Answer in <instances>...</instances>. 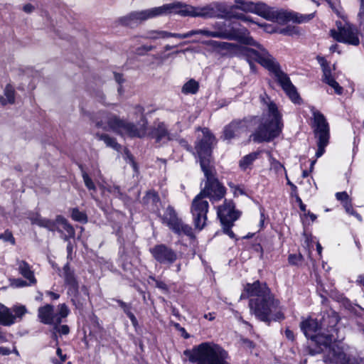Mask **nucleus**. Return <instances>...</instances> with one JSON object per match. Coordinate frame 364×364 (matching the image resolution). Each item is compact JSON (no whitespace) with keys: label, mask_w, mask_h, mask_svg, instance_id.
Masks as SVG:
<instances>
[{"label":"nucleus","mask_w":364,"mask_h":364,"mask_svg":"<svg viewBox=\"0 0 364 364\" xmlns=\"http://www.w3.org/2000/svg\"><path fill=\"white\" fill-rule=\"evenodd\" d=\"M209 44L222 49L234 48L238 55L247 61L251 68L255 66V62L259 63L274 75L275 81L294 104L300 105L303 102L289 75L282 70L280 64L264 47L258 48L259 52L252 48L227 42L211 41Z\"/></svg>","instance_id":"obj_1"},{"label":"nucleus","mask_w":364,"mask_h":364,"mask_svg":"<svg viewBox=\"0 0 364 364\" xmlns=\"http://www.w3.org/2000/svg\"><path fill=\"white\" fill-rule=\"evenodd\" d=\"M202 171L206 178L205 187L193 198L191 207L195 228L200 230L206 225L209 209L208 202L203 198H208L212 203L218 202L225 198L227 193V188L216 177L215 167L203 169Z\"/></svg>","instance_id":"obj_2"},{"label":"nucleus","mask_w":364,"mask_h":364,"mask_svg":"<svg viewBox=\"0 0 364 364\" xmlns=\"http://www.w3.org/2000/svg\"><path fill=\"white\" fill-rule=\"evenodd\" d=\"M166 13H174L183 16L193 17L213 18L219 16L218 11L213 7L205 6L196 9L193 6L176 2L164 4L149 10L131 12L128 15L119 18L118 21L122 26L134 28L144 21Z\"/></svg>","instance_id":"obj_3"},{"label":"nucleus","mask_w":364,"mask_h":364,"mask_svg":"<svg viewBox=\"0 0 364 364\" xmlns=\"http://www.w3.org/2000/svg\"><path fill=\"white\" fill-rule=\"evenodd\" d=\"M136 113L140 114V120L138 122L139 127L133 122L120 119L115 114H108L105 111L98 112L91 119L98 129L107 130V127L115 132L123 131L129 136L134 138H142L147 130L148 121L144 114V108L141 105L135 106Z\"/></svg>","instance_id":"obj_4"},{"label":"nucleus","mask_w":364,"mask_h":364,"mask_svg":"<svg viewBox=\"0 0 364 364\" xmlns=\"http://www.w3.org/2000/svg\"><path fill=\"white\" fill-rule=\"evenodd\" d=\"M70 314V310L65 303L59 304L55 312V306L50 304L41 306L38 309V318L39 321L53 327L51 338L58 346V336H67L70 332V328L68 324L67 318Z\"/></svg>","instance_id":"obj_5"},{"label":"nucleus","mask_w":364,"mask_h":364,"mask_svg":"<svg viewBox=\"0 0 364 364\" xmlns=\"http://www.w3.org/2000/svg\"><path fill=\"white\" fill-rule=\"evenodd\" d=\"M259 298L249 299L250 312L255 318L269 326L272 322H280L285 319V315L279 299L270 293Z\"/></svg>","instance_id":"obj_6"},{"label":"nucleus","mask_w":364,"mask_h":364,"mask_svg":"<svg viewBox=\"0 0 364 364\" xmlns=\"http://www.w3.org/2000/svg\"><path fill=\"white\" fill-rule=\"evenodd\" d=\"M191 363L196 364H230L229 355L222 346L209 342L195 346L192 349L183 351Z\"/></svg>","instance_id":"obj_7"},{"label":"nucleus","mask_w":364,"mask_h":364,"mask_svg":"<svg viewBox=\"0 0 364 364\" xmlns=\"http://www.w3.org/2000/svg\"><path fill=\"white\" fill-rule=\"evenodd\" d=\"M196 130L202 132L201 135L197 136L194 144L200 168L203 170L214 167L212 162L214 145L217 142L216 137L208 127H198Z\"/></svg>","instance_id":"obj_8"},{"label":"nucleus","mask_w":364,"mask_h":364,"mask_svg":"<svg viewBox=\"0 0 364 364\" xmlns=\"http://www.w3.org/2000/svg\"><path fill=\"white\" fill-rule=\"evenodd\" d=\"M241 215L242 212L236 208V204L232 199L225 198L223 204L217 208V217L223 233L235 240H237V238L232 228Z\"/></svg>","instance_id":"obj_9"},{"label":"nucleus","mask_w":364,"mask_h":364,"mask_svg":"<svg viewBox=\"0 0 364 364\" xmlns=\"http://www.w3.org/2000/svg\"><path fill=\"white\" fill-rule=\"evenodd\" d=\"M29 220L32 225H36L40 228L47 229L50 232H58L63 233L58 226L61 225L66 234L63 236V239L65 241H69L70 239L75 237V230L74 227L68 222V220L63 215H56L55 220L43 218L41 214L36 213L29 217Z\"/></svg>","instance_id":"obj_10"},{"label":"nucleus","mask_w":364,"mask_h":364,"mask_svg":"<svg viewBox=\"0 0 364 364\" xmlns=\"http://www.w3.org/2000/svg\"><path fill=\"white\" fill-rule=\"evenodd\" d=\"M65 285L68 287L67 294L70 297V302L80 311H83L86 299L80 293V285L74 269L69 262L63 267Z\"/></svg>","instance_id":"obj_11"},{"label":"nucleus","mask_w":364,"mask_h":364,"mask_svg":"<svg viewBox=\"0 0 364 364\" xmlns=\"http://www.w3.org/2000/svg\"><path fill=\"white\" fill-rule=\"evenodd\" d=\"M238 26H240L238 22L229 19L224 21L215 22L213 25L215 31H209L208 29L204 28L191 31L188 33H192V36L200 34L206 37L233 41L232 37H235Z\"/></svg>","instance_id":"obj_12"},{"label":"nucleus","mask_w":364,"mask_h":364,"mask_svg":"<svg viewBox=\"0 0 364 364\" xmlns=\"http://www.w3.org/2000/svg\"><path fill=\"white\" fill-rule=\"evenodd\" d=\"M283 128L284 124L267 119L259 124L250 137L254 142L258 144L271 142L279 136Z\"/></svg>","instance_id":"obj_13"},{"label":"nucleus","mask_w":364,"mask_h":364,"mask_svg":"<svg viewBox=\"0 0 364 364\" xmlns=\"http://www.w3.org/2000/svg\"><path fill=\"white\" fill-rule=\"evenodd\" d=\"M161 218L162 223L166 225L175 234L178 235H184L190 237H194L192 228L183 223L173 206L168 205Z\"/></svg>","instance_id":"obj_14"},{"label":"nucleus","mask_w":364,"mask_h":364,"mask_svg":"<svg viewBox=\"0 0 364 364\" xmlns=\"http://www.w3.org/2000/svg\"><path fill=\"white\" fill-rule=\"evenodd\" d=\"M257 118V116L249 115L242 119L232 120L224 127L221 138L223 140L228 141L240 138L243 133L249 131V126L255 122Z\"/></svg>","instance_id":"obj_15"},{"label":"nucleus","mask_w":364,"mask_h":364,"mask_svg":"<svg viewBox=\"0 0 364 364\" xmlns=\"http://www.w3.org/2000/svg\"><path fill=\"white\" fill-rule=\"evenodd\" d=\"M152 257L160 264L171 265L178 259V254L166 244H156L149 249Z\"/></svg>","instance_id":"obj_16"},{"label":"nucleus","mask_w":364,"mask_h":364,"mask_svg":"<svg viewBox=\"0 0 364 364\" xmlns=\"http://www.w3.org/2000/svg\"><path fill=\"white\" fill-rule=\"evenodd\" d=\"M338 31H331L332 37L338 42L358 46L360 40L356 30L350 24L343 26L341 21L336 23Z\"/></svg>","instance_id":"obj_17"},{"label":"nucleus","mask_w":364,"mask_h":364,"mask_svg":"<svg viewBox=\"0 0 364 364\" xmlns=\"http://www.w3.org/2000/svg\"><path fill=\"white\" fill-rule=\"evenodd\" d=\"M236 7L243 11L255 14L267 20L269 19L272 8L262 1L253 2L245 0H235Z\"/></svg>","instance_id":"obj_18"},{"label":"nucleus","mask_w":364,"mask_h":364,"mask_svg":"<svg viewBox=\"0 0 364 364\" xmlns=\"http://www.w3.org/2000/svg\"><path fill=\"white\" fill-rule=\"evenodd\" d=\"M333 338V334L325 331H319L311 338V341L314 343L315 346H306L305 348L306 353L310 355H315L322 353L323 348L331 346Z\"/></svg>","instance_id":"obj_19"},{"label":"nucleus","mask_w":364,"mask_h":364,"mask_svg":"<svg viewBox=\"0 0 364 364\" xmlns=\"http://www.w3.org/2000/svg\"><path fill=\"white\" fill-rule=\"evenodd\" d=\"M313 127L315 136L318 138H330V127L325 116L320 111L312 107Z\"/></svg>","instance_id":"obj_20"},{"label":"nucleus","mask_w":364,"mask_h":364,"mask_svg":"<svg viewBox=\"0 0 364 364\" xmlns=\"http://www.w3.org/2000/svg\"><path fill=\"white\" fill-rule=\"evenodd\" d=\"M272 291L266 282L256 280L253 283H247L244 287L241 298H259L270 293Z\"/></svg>","instance_id":"obj_21"},{"label":"nucleus","mask_w":364,"mask_h":364,"mask_svg":"<svg viewBox=\"0 0 364 364\" xmlns=\"http://www.w3.org/2000/svg\"><path fill=\"white\" fill-rule=\"evenodd\" d=\"M326 364H360L357 359L348 356L343 350L338 347L330 348L328 355L324 360Z\"/></svg>","instance_id":"obj_22"},{"label":"nucleus","mask_w":364,"mask_h":364,"mask_svg":"<svg viewBox=\"0 0 364 364\" xmlns=\"http://www.w3.org/2000/svg\"><path fill=\"white\" fill-rule=\"evenodd\" d=\"M340 321V316L338 313L334 311L324 313L320 320L321 330L331 333L334 335L338 332V323Z\"/></svg>","instance_id":"obj_23"},{"label":"nucleus","mask_w":364,"mask_h":364,"mask_svg":"<svg viewBox=\"0 0 364 364\" xmlns=\"http://www.w3.org/2000/svg\"><path fill=\"white\" fill-rule=\"evenodd\" d=\"M299 326L304 336L310 339L319 331H322L320 320L311 316L302 320Z\"/></svg>","instance_id":"obj_24"},{"label":"nucleus","mask_w":364,"mask_h":364,"mask_svg":"<svg viewBox=\"0 0 364 364\" xmlns=\"http://www.w3.org/2000/svg\"><path fill=\"white\" fill-rule=\"evenodd\" d=\"M160 203L159 193L154 189L147 191L141 199V204L153 213L159 212V204Z\"/></svg>","instance_id":"obj_25"},{"label":"nucleus","mask_w":364,"mask_h":364,"mask_svg":"<svg viewBox=\"0 0 364 364\" xmlns=\"http://www.w3.org/2000/svg\"><path fill=\"white\" fill-rule=\"evenodd\" d=\"M337 200L340 201L346 212L362 220V216L353 208L352 199L346 191L337 192L335 194Z\"/></svg>","instance_id":"obj_26"},{"label":"nucleus","mask_w":364,"mask_h":364,"mask_svg":"<svg viewBox=\"0 0 364 364\" xmlns=\"http://www.w3.org/2000/svg\"><path fill=\"white\" fill-rule=\"evenodd\" d=\"M248 30L242 27L238 26L237 31L235 33V37L233 38V41H236L241 44H244L246 46H251L256 47L257 48H262L263 47L259 43L256 41L252 36H250Z\"/></svg>","instance_id":"obj_27"},{"label":"nucleus","mask_w":364,"mask_h":364,"mask_svg":"<svg viewBox=\"0 0 364 364\" xmlns=\"http://www.w3.org/2000/svg\"><path fill=\"white\" fill-rule=\"evenodd\" d=\"M192 36V33H176L166 31H156L151 30L147 32L146 36H142L145 39L156 40L159 38H176L179 39H184Z\"/></svg>","instance_id":"obj_28"},{"label":"nucleus","mask_w":364,"mask_h":364,"mask_svg":"<svg viewBox=\"0 0 364 364\" xmlns=\"http://www.w3.org/2000/svg\"><path fill=\"white\" fill-rule=\"evenodd\" d=\"M149 136L151 138L154 139L156 142H160L165 137L169 139V132L164 122H161L158 123L156 127L152 128L150 131Z\"/></svg>","instance_id":"obj_29"},{"label":"nucleus","mask_w":364,"mask_h":364,"mask_svg":"<svg viewBox=\"0 0 364 364\" xmlns=\"http://www.w3.org/2000/svg\"><path fill=\"white\" fill-rule=\"evenodd\" d=\"M262 152V151L257 150L242 157L239 161L240 168L243 171H245L247 169H252L254 162L259 158Z\"/></svg>","instance_id":"obj_30"},{"label":"nucleus","mask_w":364,"mask_h":364,"mask_svg":"<svg viewBox=\"0 0 364 364\" xmlns=\"http://www.w3.org/2000/svg\"><path fill=\"white\" fill-rule=\"evenodd\" d=\"M316 60L319 63L323 73L321 77L322 82L326 83L331 79L334 78L335 77L332 75L330 62H328L325 57L320 55L316 57Z\"/></svg>","instance_id":"obj_31"},{"label":"nucleus","mask_w":364,"mask_h":364,"mask_svg":"<svg viewBox=\"0 0 364 364\" xmlns=\"http://www.w3.org/2000/svg\"><path fill=\"white\" fill-rule=\"evenodd\" d=\"M16 316H14L10 309L0 304V325L10 326L15 323Z\"/></svg>","instance_id":"obj_32"},{"label":"nucleus","mask_w":364,"mask_h":364,"mask_svg":"<svg viewBox=\"0 0 364 364\" xmlns=\"http://www.w3.org/2000/svg\"><path fill=\"white\" fill-rule=\"evenodd\" d=\"M268 119L273 120L276 122L284 124L282 114L279 112L277 104L270 101L268 105Z\"/></svg>","instance_id":"obj_33"},{"label":"nucleus","mask_w":364,"mask_h":364,"mask_svg":"<svg viewBox=\"0 0 364 364\" xmlns=\"http://www.w3.org/2000/svg\"><path fill=\"white\" fill-rule=\"evenodd\" d=\"M19 272L24 278L29 281L30 284H36L37 280L35 278L34 273L31 269V266L27 262L21 261L19 265Z\"/></svg>","instance_id":"obj_34"},{"label":"nucleus","mask_w":364,"mask_h":364,"mask_svg":"<svg viewBox=\"0 0 364 364\" xmlns=\"http://www.w3.org/2000/svg\"><path fill=\"white\" fill-rule=\"evenodd\" d=\"M270 21H277L281 24L289 22V11H274L272 9L269 19Z\"/></svg>","instance_id":"obj_35"},{"label":"nucleus","mask_w":364,"mask_h":364,"mask_svg":"<svg viewBox=\"0 0 364 364\" xmlns=\"http://www.w3.org/2000/svg\"><path fill=\"white\" fill-rule=\"evenodd\" d=\"M96 137L99 140L103 141L107 146L111 147L116 151H119L122 148L121 145L117 142L116 138L110 136L107 134L97 133Z\"/></svg>","instance_id":"obj_36"},{"label":"nucleus","mask_w":364,"mask_h":364,"mask_svg":"<svg viewBox=\"0 0 364 364\" xmlns=\"http://www.w3.org/2000/svg\"><path fill=\"white\" fill-rule=\"evenodd\" d=\"M200 88V85L195 79H190L184 83L181 88V92L184 95H196Z\"/></svg>","instance_id":"obj_37"},{"label":"nucleus","mask_w":364,"mask_h":364,"mask_svg":"<svg viewBox=\"0 0 364 364\" xmlns=\"http://www.w3.org/2000/svg\"><path fill=\"white\" fill-rule=\"evenodd\" d=\"M71 219L75 222L85 224L88 221V217L85 212L80 211L78 208H72L69 210Z\"/></svg>","instance_id":"obj_38"},{"label":"nucleus","mask_w":364,"mask_h":364,"mask_svg":"<svg viewBox=\"0 0 364 364\" xmlns=\"http://www.w3.org/2000/svg\"><path fill=\"white\" fill-rule=\"evenodd\" d=\"M278 33L287 36H300L301 35V30L299 26L294 25H287L284 28H279Z\"/></svg>","instance_id":"obj_39"},{"label":"nucleus","mask_w":364,"mask_h":364,"mask_svg":"<svg viewBox=\"0 0 364 364\" xmlns=\"http://www.w3.org/2000/svg\"><path fill=\"white\" fill-rule=\"evenodd\" d=\"M79 168L81 170L82 172V177L83 178V181L85 183V187L89 191H92L95 192L97 191L96 186L92 178L90 177L88 173L84 170L83 166L82 164H79Z\"/></svg>","instance_id":"obj_40"},{"label":"nucleus","mask_w":364,"mask_h":364,"mask_svg":"<svg viewBox=\"0 0 364 364\" xmlns=\"http://www.w3.org/2000/svg\"><path fill=\"white\" fill-rule=\"evenodd\" d=\"M4 94L6 97L7 104L13 105L15 103L16 91L14 86L8 83L4 90Z\"/></svg>","instance_id":"obj_41"},{"label":"nucleus","mask_w":364,"mask_h":364,"mask_svg":"<svg viewBox=\"0 0 364 364\" xmlns=\"http://www.w3.org/2000/svg\"><path fill=\"white\" fill-rule=\"evenodd\" d=\"M330 138H318L317 139V150L316 152V157H321L326 151V147L329 143Z\"/></svg>","instance_id":"obj_42"},{"label":"nucleus","mask_w":364,"mask_h":364,"mask_svg":"<svg viewBox=\"0 0 364 364\" xmlns=\"http://www.w3.org/2000/svg\"><path fill=\"white\" fill-rule=\"evenodd\" d=\"M117 235H118V242L119 243V257L124 260H127V252L125 247V242L123 237L120 235V232L117 231Z\"/></svg>","instance_id":"obj_43"},{"label":"nucleus","mask_w":364,"mask_h":364,"mask_svg":"<svg viewBox=\"0 0 364 364\" xmlns=\"http://www.w3.org/2000/svg\"><path fill=\"white\" fill-rule=\"evenodd\" d=\"M112 300L118 304L119 306H120V308L123 310L124 313L127 315V316L129 315V314L132 313V306L131 304H127L121 299L115 298L112 299Z\"/></svg>","instance_id":"obj_44"},{"label":"nucleus","mask_w":364,"mask_h":364,"mask_svg":"<svg viewBox=\"0 0 364 364\" xmlns=\"http://www.w3.org/2000/svg\"><path fill=\"white\" fill-rule=\"evenodd\" d=\"M149 279L155 282L156 287L161 290L164 294L169 293V287L164 281L156 279L154 276H150Z\"/></svg>","instance_id":"obj_45"},{"label":"nucleus","mask_w":364,"mask_h":364,"mask_svg":"<svg viewBox=\"0 0 364 364\" xmlns=\"http://www.w3.org/2000/svg\"><path fill=\"white\" fill-rule=\"evenodd\" d=\"M0 240H4V242H9L12 245H16V240L13 235V233L9 229H6L3 233L0 234Z\"/></svg>","instance_id":"obj_46"},{"label":"nucleus","mask_w":364,"mask_h":364,"mask_svg":"<svg viewBox=\"0 0 364 364\" xmlns=\"http://www.w3.org/2000/svg\"><path fill=\"white\" fill-rule=\"evenodd\" d=\"M304 260L303 255L299 254H289L288 256V262L291 265L298 266Z\"/></svg>","instance_id":"obj_47"},{"label":"nucleus","mask_w":364,"mask_h":364,"mask_svg":"<svg viewBox=\"0 0 364 364\" xmlns=\"http://www.w3.org/2000/svg\"><path fill=\"white\" fill-rule=\"evenodd\" d=\"M325 84L329 85L331 87L333 90L336 94L341 95L343 93V88L341 87L339 83L336 80L335 77L331 79L328 82H326Z\"/></svg>","instance_id":"obj_48"},{"label":"nucleus","mask_w":364,"mask_h":364,"mask_svg":"<svg viewBox=\"0 0 364 364\" xmlns=\"http://www.w3.org/2000/svg\"><path fill=\"white\" fill-rule=\"evenodd\" d=\"M13 311L15 314L14 316L16 318H21L27 312V309L25 306L20 305V306H14L13 307Z\"/></svg>","instance_id":"obj_49"},{"label":"nucleus","mask_w":364,"mask_h":364,"mask_svg":"<svg viewBox=\"0 0 364 364\" xmlns=\"http://www.w3.org/2000/svg\"><path fill=\"white\" fill-rule=\"evenodd\" d=\"M259 25L264 28L265 32L269 33H278L279 28H280L276 24L264 23Z\"/></svg>","instance_id":"obj_50"},{"label":"nucleus","mask_w":364,"mask_h":364,"mask_svg":"<svg viewBox=\"0 0 364 364\" xmlns=\"http://www.w3.org/2000/svg\"><path fill=\"white\" fill-rule=\"evenodd\" d=\"M271 164H272V168L277 172V173H279L281 172L282 171H286L285 170V168L284 166V165L278 160H277L276 159L274 158H272V161L271 162Z\"/></svg>","instance_id":"obj_51"},{"label":"nucleus","mask_w":364,"mask_h":364,"mask_svg":"<svg viewBox=\"0 0 364 364\" xmlns=\"http://www.w3.org/2000/svg\"><path fill=\"white\" fill-rule=\"evenodd\" d=\"M154 48L155 47L154 46L143 45L140 47H138L136 50V52L139 55H144L147 52L153 50Z\"/></svg>","instance_id":"obj_52"},{"label":"nucleus","mask_w":364,"mask_h":364,"mask_svg":"<svg viewBox=\"0 0 364 364\" xmlns=\"http://www.w3.org/2000/svg\"><path fill=\"white\" fill-rule=\"evenodd\" d=\"M241 343L245 348L249 349V350H252L256 346L254 341H252V340H250L247 338H241Z\"/></svg>","instance_id":"obj_53"},{"label":"nucleus","mask_w":364,"mask_h":364,"mask_svg":"<svg viewBox=\"0 0 364 364\" xmlns=\"http://www.w3.org/2000/svg\"><path fill=\"white\" fill-rule=\"evenodd\" d=\"M314 18V13L309 14H301L299 13V24L307 23Z\"/></svg>","instance_id":"obj_54"},{"label":"nucleus","mask_w":364,"mask_h":364,"mask_svg":"<svg viewBox=\"0 0 364 364\" xmlns=\"http://www.w3.org/2000/svg\"><path fill=\"white\" fill-rule=\"evenodd\" d=\"M252 249L254 252L259 253V257L262 259L264 257V250L260 243H254L252 245Z\"/></svg>","instance_id":"obj_55"},{"label":"nucleus","mask_w":364,"mask_h":364,"mask_svg":"<svg viewBox=\"0 0 364 364\" xmlns=\"http://www.w3.org/2000/svg\"><path fill=\"white\" fill-rule=\"evenodd\" d=\"M267 219H268V217H266L265 215L264 209H260V218L259 223V230H263L265 228L264 222Z\"/></svg>","instance_id":"obj_56"},{"label":"nucleus","mask_w":364,"mask_h":364,"mask_svg":"<svg viewBox=\"0 0 364 364\" xmlns=\"http://www.w3.org/2000/svg\"><path fill=\"white\" fill-rule=\"evenodd\" d=\"M284 335L288 341L294 342L296 339L295 334L289 327H287L284 331Z\"/></svg>","instance_id":"obj_57"},{"label":"nucleus","mask_w":364,"mask_h":364,"mask_svg":"<svg viewBox=\"0 0 364 364\" xmlns=\"http://www.w3.org/2000/svg\"><path fill=\"white\" fill-rule=\"evenodd\" d=\"M114 80L119 85H122L125 80L124 78V75L122 73H117V72H114Z\"/></svg>","instance_id":"obj_58"},{"label":"nucleus","mask_w":364,"mask_h":364,"mask_svg":"<svg viewBox=\"0 0 364 364\" xmlns=\"http://www.w3.org/2000/svg\"><path fill=\"white\" fill-rule=\"evenodd\" d=\"M292 21L299 24V13L296 11H289V22Z\"/></svg>","instance_id":"obj_59"},{"label":"nucleus","mask_w":364,"mask_h":364,"mask_svg":"<svg viewBox=\"0 0 364 364\" xmlns=\"http://www.w3.org/2000/svg\"><path fill=\"white\" fill-rule=\"evenodd\" d=\"M296 202L298 203L301 211L306 212V205L303 203L301 198L299 197L298 194L295 196Z\"/></svg>","instance_id":"obj_60"},{"label":"nucleus","mask_w":364,"mask_h":364,"mask_svg":"<svg viewBox=\"0 0 364 364\" xmlns=\"http://www.w3.org/2000/svg\"><path fill=\"white\" fill-rule=\"evenodd\" d=\"M245 191L244 188H241L240 186L237 185L235 186V188L233 191V196L235 198L238 197L239 195L243 196L245 195Z\"/></svg>","instance_id":"obj_61"},{"label":"nucleus","mask_w":364,"mask_h":364,"mask_svg":"<svg viewBox=\"0 0 364 364\" xmlns=\"http://www.w3.org/2000/svg\"><path fill=\"white\" fill-rule=\"evenodd\" d=\"M127 317L130 319L133 327L135 329H136L139 327V322L135 315L133 313H132L129 314V315H128Z\"/></svg>","instance_id":"obj_62"},{"label":"nucleus","mask_w":364,"mask_h":364,"mask_svg":"<svg viewBox=\"0 0 364 364\" xmlns=\"http://www.w3.org/2000/svg\"><path fill=\"white\" fill-rule=\"evenodd\" d=\"M179 144L186 150L188 151H191L192 150V146L189 144L188 141L185 139H180Z\"/></svg>","instance_id":"obj_63"},{"label":"nucleus","mask_w":364,"mask_h":364,"mask_svg":"<svg viewBox=\"0 0 364 364\" xmlns=\"http://www.w3.org/2000/svg\"><path fill=\"white\" fill-rule=\"evenodd\" d=\"M46 295L50 297L51 301L58 300L60 298V294L58 293H55L51 291H46Z\"/></svg>","instance_id":"obj_64"}]
</instances>
